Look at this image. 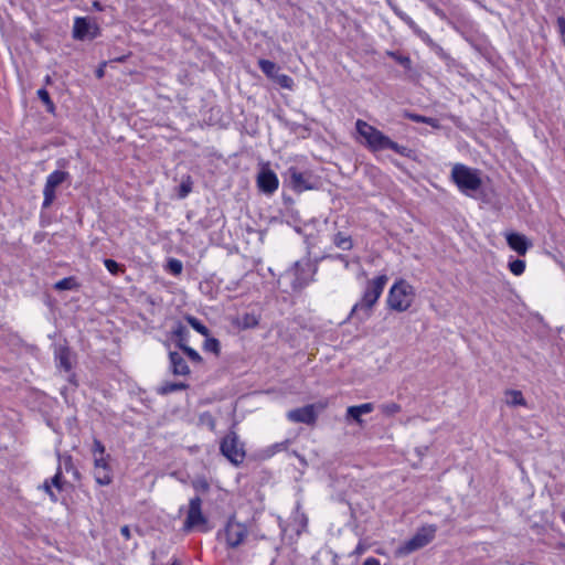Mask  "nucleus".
Returning <instances> with one entry per match:
<instances>
[{
	"label": "nucleus",
	"mask_w": 565,
	"mask_h": 565,
	"mask_svg": "<svg viewBox=\"0 0 565 565\" xmlns=\"http://www.w3.org/2000/svg\"><path fill=\"white\" fill-rule=\"evenodd\" d=\"M374 409V405L372 403H364L361 405L350 406L347 409V417L352 418L356 423L361 424V415L369 414Z\"/></svg>",
	"instance_id": "nucleus-18"
},
{
	"label": "nucleus",
	"mask_w": 565,
	"mask_h": 565,
	"mask_svg": "<svg viewBox=\"0 0 565 565\" xmlns=\"http://www.w3.org/2000/svg\"><path fill=\"white\" fill-rule=\"evenodd\" d=\"M201 420L203 423H205L212 430L215 428V419L213 418V416L211 414L204 413L201 416Z\"/></svg>",
	"instance_id": "nucleus-43"
},
{
	"label": "nucleus",
	"mask_w": 565,
	"mask_h": 565,
	"mask_svg": "<svg viewBox=\"0 0 565 565\" xmlns=\"http://www.w3.org/2000/svg\"><path fill=\"white\" fill-rule=\"evenodd\" d=\"M423 39H424L428 44H430L431 46L436 47L440 53H444V52H443V49H441L440 46H438L437 44H435V43L433 42V40L429 38V35H428L427 33H424Z\"/></svg>",
	"instance_id": "nucleus-48"
},
{
	"label": "nucleus",
	"mask_w": 565,
	"mask_h": 565,
	"mask_svg": "<svg viewBox=\"0 0 565 565\" xmlns=\"http://www.w3.org/2000/svg\"><path fill=\"white\" fill-rule=\"evenodd\" d=\"M109 455L98 456L94 458V468L109 467Z\"/></svg>",
	"instance_id": "nucleus-41"
},
{
	"label": "nucleus",
	"mask_w": 565,
	"mask_h": 565,
	"mask_svg": "<svg viewBox=\"0 0 565 565\" xmlns=\"http://www.w3.org/2000/svg\"><path fill=\"white\" fill-rule=\"evenodd\" d=\"M505 239L509 247L521 256H524L533 245L524 234L516 232L507 233Z\"/></svg>",
	"instance_id": "nucleus-15"
},
{
	"label": "nucleus",
	"mask_w": 565,
	"mask_h": 565,
	"mask_svg": "<svg viewBox=\"0 0 565 565\" xmlns=\"http://www.w3.org/2000/svg\"><path fill=\"white\" fill-rule=\"evenodd\" d=\"M279 185L277 174L270 169H262L257 175V186L265 194H273Z\"/></svg>",
	"instance_id": "nucleus-14"
},
{
	"label": "nucleus",
	"mask_w": 565,
	"mask_h": 565,
	"mask_svg": "<svg viewBox=\"0 0 565 565\" xmlns=\"http://www.w3.org/2000/svg\"><path fill=\"white\" fill-rule=\"evenodd\" d=\"M312 565H337L335 555L329 550H321L312 557Z\"/></svg>",
	"instance_id": "nucleus-22"
},
{
	"label": "nucleus",
	"mask_w": 565,
	"mask_h": 565,
	"mask_svg": "<svg viewBox=\"0 0 565 565\" xmlns=\"http://www.w3.org/2000/svg\"><path fill=\"white\" fill-rule=\"evenodd\" d=\"M286 416L291 423H301L307 425H313L318 417L315 405L312 404L290 409Z\"/></svg>",
	"instance_id": "nucleus-13"
},
{
	"label": "nucleus",
	"mask_w": 565,
	"mask_h": 565,
	"mask_svg": "<svg viewBox=\"0 0 565 565\" xmlns=\"http://www.w3.org/2000/svg\"><path fill=\"white\" fill-rule=\"evenodd\" d=\"M67 179H70V173L62 170H55L47 175L43 189V209H47L52 205L55 200L56 188Z\"/></svg>",
	"instance_id": "nucleus-9"
},
{
	"label": "nucleus",
	"mask_w": 565,
	"mask_h": 565,
	"mask_svg": "<svg viewBox=\"0 0 565 565\" xmlns=\"http://www.w3.org/2000/svg\"><path fill=\"white\" fill-rule=\"evenodd\" d=\"M273 81H275L281 88L286 89H292L295 85L292 77L281 73H278Z\"/></svg>",
	"instance_id": "nucleus-31"
},
{
	"label": "nucleus",
	"mask_w": 565,
	"mask_h": 565,
	"mask_svg": "<svg viewBox=\"0 0 565 565\" xmlns=\"http://www.w3.org/2000/svg\"><path fill=\"white\" fill-rule=\"evenodd\" d=\"M225 540L231 548L238 547L248 534L247 525L238 522L235 516H231L225 525Z\"/></svg>",
	"instance_id": "nucleus-10"
},
{
	"label": "nucleus",
	"mask_w": 565,
	"mask_h": 565,
	"mask_svg": "<svg viewBox=\"0 0 565 565\" xmlns=\"http://www.w3.org/2000/svg\"><path fill=\"white\" fill-rule=\"evenodd\" d=\"M92 455H93V458L107 455L105 446L97 438H94V440H93Z\"/></svg>",
	"instance_id": "nucleus-36"
},
{
	"label": "nucleus",
	"mask_w": 565,
	"mask_h": 565,
	"mask_svg": "<svg viewBox=\"0 0 565 565\" xmlns=\"http://www.w3.org/2000/svg\"><path fill=\"white\" fill-rule=\"evenodd\" d=\"M507 404L509 406H526V401L523 397L521 391L518 390H508L505 392Z\"/></svg>",
	"instance_id": "nucleus-24"
},
{
	"label": "nucleus",
	"mask_w": 565,
	"mask_h": 565,
	"mask_svg": "<svg viewBox=\"0 0 565 565\" xmlns=\"http://www.w3.org/2000/svg\"><path fill=\"white\" fill-rule=\"evenodd\" d=\"M183 351L184 354H186V356L193 362V363H201L202 362V358L201 355L199 354V352L196 350H194L193 348L186 345L184 347L183 349H181Z\"/></svg>",
	"instance_id": "nucleus-37"
},
{
	"label": "nucleus",
	"mask_w": 565,
	"mask_h": 565,
	"mask_svg": "<svg viewBox=\"0 0 565 565\" xmlns=\"http://www.w3.org/2000/svg\"><path fill=\"white\" fill-rule=\"evenodd\" d=\"M508 267L513 275L521 276L524 273L526 265L522 259H511Z\"/></svg>",
	"instance_id": "nucleus-32"
},
{
	"label": "nucleus",
	"mask_w": 565,
	"mask_h": 565,
	"mask_svg": "<svg viewBox=\"0 0 565 565\" xmlns=\"http://www.w3.org/2000/svg\"><path fill=\"white\" fill-rule=\"evenodd\" d=\"M191 191V185L190 184H186V183H182L180 185V198H185Z\"/></svg>",
	"instance_id": "nucleus-46"
},
{
	"label": "nucleus",
	"mask_w": 565,
	"mask_h": 565,
	"mask_svg": "<svg viewBox=\"0 0 565 565\" xmlns=\"http://www.w3.org/2000/svg\"><path fill=\"white\" fill-rule=\"evenodd\" d=\"M284 444H276V447H282Z\"/></svg>",
	"instance_id": "nucleus-60"
},
{
	"label": "nucleus",
	"mask_w": 565,
	"mask_h": 565,
	"mask_svg": "<svg viewBox=\"0 0 565 565\" xmlns=\"http://www.w3.org/2000/svg\"><path fill=\"white\" fill-rule=\"evenodd\" d=\"M188 385L185 383H175V382H167L158 388V393L161 395H167L177 391L186 390Z\"/></svg>",
	"instance_id": "nucleus-26"
},
{
	"label": "nucleus",
	"mask_w": 565,
	"mask_h": 565,
	"mask_svg": "<svg viewBox=\"0 0 565 565\" xmlns=\"http://www.w3.org/2000/svg\"><path fill=\"white\" fill-rule=\"evenodd\" d=\"M192 486L196 491H201V492H207L210 489V484L206 481V479H204V478H199V479L194 480L192 482Z\"/></svg>",
	"instance_id": "nucleus-39"
},
{
	"label": "nucleus",
	"mask_w": 565,
	"mask_h": 565,
	"mask_svg": "<svg viewBox=\"0 0 565 565\" xmlns=\"http://www.w3.org/2000/svg\"><path fill=\"white\" fill-rule=\"evenodd\" d=\"M220 451L234 466L243 463L246 457L244 444L235 431H230L222 438Z\"/></svg>",
	"instance_id": "nucleus-6"
},
{
	"label": "nucleus",
	"mask_w": 565,
	"mask_h": 565,
	"mask_svg": "<svg viewBox=\"0 0 565 565\" xmlns=\"http://www.w3.org/2000/svg\"><path fill=\"white\" fill-rule=\"evenodd\" d=\"M451 178L458 189L463 193L479 190L482 183L476 170H472L461 163L454 166L451 170Z\"/></svg>",
	"instance_id": "nucleus-5"
},
{
	"label": "nucleus",
	"mask_w": 565,
	"mask_h": 565,
	"mask_svg": "<svg viewBox=\"0 0 565 565\" xmlns=\"http://www.w3.org/2000/svg\"><path fill=\"white\" fill-rule=\"evenodd\" d=\"M388 278L386 275H380L367 281L363 296L356 302L351 311L350 318H358L361 322L371 317L372 309L380 299Z\"/></svg>",
	"instance_id": "nucleus-2"
},
{
	"label": "nucleus",
	"mask_w": 565,
	"mask_h": 565,
	"mask_svg": "<svg viewBox=\"0 0 565 565\" xmlns=\"http://www.w3.org/2000/svg\"><path fill=\"white\" fill-rule=\"evenodd\" d=\"M408 118L415 122H423V124H428V125H434V121H435V119H433V118L425 117V116L417 115V114H411V115H408Z\"/></svg>",
	"instance_id": "nucleus-42"
},
{
	"label": "nucleus",
	"mask_w": 565,
	"mask_h": 565,
	"mask_svg": "<svg viewBox=\"0 0 565 565\" xmlns=\"http://www.w3.org/2000/svg\"><path fill=\"white\" fill-rule=\"evenodd\" d=\"M414 298V287L405 279H398L390 288L386 303L392 310L404 312L411 308Z\"/></svg>",
	"instance_id": "nucleus-3"
},
{
	"label": "nucleus",
	"mask_w": 565,
	"mask_h": 565,
	"mask_svg": "<svg viewBox=\"0 0 565 565\" xmlns=\"http://www.w3.org/2000/svg\"><path fill=\"white\" fill-rule=\"evenodd\" d=\"M100 34V28L95 21L89 18L76 17L73 24V39L84 41L86 39L93 40Z\"/></svg>",
	"instance_id": "nucleus-11"
},
{
	"label": "nucleus",
	"mask_w": 565,
	"mask_h": 565,
	"mask_svg": "<svg viewBox=\"0 0 565 565\" xmlns=\"http://www.w3.org/2000/svg\"><path fill=\"white\" fill-rule=\"evenodd\" d=\"M258 66L259 68L262 70V72L269 78L274 79L277 74L279 73V67L271 61L269 60H259L258 61Z\"/></svg>",
	"instance_id": "nucleus-25"
},
{
	"label": "nucleus",
	"mask_w": 565,
	"mask_h": 565,
	"mask_svg": "<svg viewBox=\"0 0 565 565\" xmlns=\"http://www.w3.org/2000/svg\"><path fill=\"white\" fill-rule=\"evenodd\" d=\"M52 488H53V486L49 482V479H46V480L43 482V484H42V486H40V489L44 490V491L49 494V497H50L51 501L56 502V501H57V495H56V493L53 491V489H52Z\"/></svg>",
	"instance_id": "nucleus-40"
},
{
	"label": "nucleus",
	"mask_w": 565,
	"mask_h": 565,
	"mask_svg": "<svg viewBox=\"0 0 565 565\" xmlns=\"http://www.w3.org/2000/svg\"><path fill=\"white\" fill-rule=\"evenodd\" d=\"M435 533V526H424L419 529L408 541H406L398 548V554L408 555L417 550L423 548L434 540Z\"/></svg>",
	"instance_id": "nucleus-8"
},
{
	"label": "nucleus",
	"mask_w": 565,
	"mask_h": 565,
	"mask_svg": "<svg viewBox=\"0 0 565 565\" xmlns=\"http://www.w3.org/2000/svg\"><path fill=\"white\" fill-rule=\"evenodd\" d=\"M96 76L98 78H102L104 76V68L103 67H99L97 71H96Z\"/></svg>",
	"instance_id": "nucleus-55"
},
{
	"label": "nucleus",
	"mask_w": 565,
	"mask_h": 565,
	"mask_svg": "<svg viewBox=\"0 0 565 565\" xmlns=\"http://www.w3.org/2000/svg\"><path fill=\"white\" fill-rule=\"evenodd\" d=\"M55 361L58 367L63 369L66 372H70L72 369L70 349L66 347H60L55 351Z\"/></svg>",
	"instance_id": "nucleus-19"
},
{
	"label": "nucleus",
	"mask_w": 565,
	"mask_h": 565,
	"mask_svg": "<svg viewBox=\"0 0 565 565\" xmlns=\"http://www.w3.org/2000/svg\"><path fill=\"white\" fill-rule=\"evenodd\" d=\"M355 129L358 134L363 138L362 143L372 152L390 149L405 157H407L411 152L407 147L393 141L388 136L384 135L376 127L362 119H358L355 121Z\"/></svg>",
	"instance_id": "nucleus-1"
},
{
	"label": "nucleus",
	"mask_w": 565,
	"mask_h": 565,
	"mask_svg": "<svg viewBox=\"0 0 565 565\" xmlns=\"http://www.w3.org/2000/svg\"><path fill=\"white\" fill-rule=\"evenodd\" d=\"M171 565H180L179 562L174 561Z\"/></svg>",
	"instance_id": "nucleus-59"
},
{
	"label": "nucleus",
	"mask_w": 565,
	"mask_h": 565,
	"mask_svg": "<svg viewBox=\"0 0 565 565\" xmlns=\"http://www.w3.org/2000/svg\"><path fill=\"white\" fill-rule=\"evenodd\" d=\"M120 533L121 535L126 539V540H129L130 539V529L128 525H124L121 526L120 529Z\"/></svg>",
	"instance_id": "nucleus-52"
},
{
	"label": "nucleus",
	"mask_w": 565,
	"mask_h": 565,
	"mask_svg": "<svg viewBox=\"0 0 565 565\" xmlns=\"http://www.w3.org/2000/svg\"><path fill=\"white\" fill-rule=\"evenodd\" d=\"M171 335L180 350L188 345L190 331L183 323L177 322L171 331Z\"/></svg>",
	"instance_id": "nucleus-17"
},
{
	"label": "nucleus",
	"mask_w": 565,
	"mask_h": 565,
	"mask_svg": "<svg viewBox=\"0 0 565 565\" xmlns=\"http://www.w3.org/2000/svg\"><path fill=\"white\" fill-rule=\"evenodd\" d=\"M392 10L396 15H399L403 10H401L398 7H392Z\"/></svg>",
	"instance_id": "nucleus-57"
},
{
	"label": "nucleus",
	"mask_w": 565,
	"mask_h": 565,
	"mask_svg": "<svg viewBox=\"0 0 565 565\" xmlns=\"http://www.w3.org/2000/svg\"><path fill=\"white\" fill-rule=\"evenodd\" d=\"M362 565H381V562L375 557H367L364 559Z\"/></svg>",
	"instance_id": "nucleus-50"
},
{
	"label": "nucleus",
	"mask_w": 565,
	"mask_h": 565,
	"mask_svg": "<svg viewBox=\"0 0 565 565\" xmlns=\"http://www.w3.org/2000/svg\"><path fill=\"white\" fill-rule=\"evenodd\" d=\"M401 405L394 402L381 405V411L386 416H392L401 412Z\"/></svg>",
	"instance_id": "nucleus-34"
},
{
	"label": "nucleus",
	"mask_w": 565,
	"mask_h": 565,
	"mask_svg": "<svg viewBox=\"0 0 565 565\" xmlns=\"http://www.w3.org/2000/svg\"><path fill=\"white\" fill-rule=\"evenodd\" d=\"M423 39H424L428 44H430L431 46L436 47L440 53H444V52H443V49H441L440 46H438L437 44H435V43L433 42V40L429 38V35H428L427 33H424Z\"/></svg>",
	"instance_id": "nucleus-49"
},
{
	"label": "nucleus",
	"mask_w": 565,
	"mask_h": 565,
	"mask_svg": "<svg viewBox=\"0 0 565 565\" xmlns=\"http://www.w3.org/2000/svg\"><path fill=\"white\" fill-rule=\"evenodd\" d=\"M437 17H439L440 19H445L446 18V14L445 12L438 7L436 6L433 1H429L428 2V6H427Z\"/></svg>",
	"instance_id": "nucleus-44"
},
{
	"label": "nucleus",
	"mask_w": 565,
	"mask_h": 565,
	"mask_svg": "<svg viewBox=\"0 0 565 565\" xmlns=\"http://www.w3.org/2000/svg\"><path fill=\"white\" fill-rule=\"evenodd\" d=\"M76 279L74 277H65L55 282L54 288L56 290H72L77 287Z\"/></svg>",
	"instance_id": "nucleus-30"
},
{
	"label": "nucleus",
	"mask_w": 565,
	"mask_h": 565,
	"mask_svg": "<svg viewBox=\"0 0 565 565\" xmlns=\"http://www.w3.org/2000/svg\"><path fill=\"white\" fill-rule=\"evenodd\" d=\"M104 265L111 275H119L125 271L122 265L110 258L104 259Z\"/></svg>",
	"instance_id": "nucleus-33"
},
{
	"label": "nucleus",
	"mask_w": 565,
	"mask_h": 565,
	"mask_svg": "<svg viewBox=\"0 0 565 565\" xmlns=\"http://www.w3.org/2000/svg\"><path fill=\"white\" fill-rule=\"evenodd\" d=\"M167 269L172 275L178 276L182 273L183 265H182L181 260H179L177 258H171V259H169V262L167 264Z\"/></svg>",
	"instance_id": "nucleus-35"
},
{
	"label": "nucleus",
	"mask_w": 565,
	"mask_h": 565,
	"mask_svg": "<svg viewBox=\"0 0 565 565\" xmlns=\"http://www.w3.org/2000/svg\"><path fill=\"white\" fill-rule=\"evenodd\" d=\"M286 175L289 179L291 189L296 192H303L317 188L310 172H301L296 167L288 168Z\"/></svg>",
	"instance_id": "nucleus-12"
},
{
	"label": "nucleus",
	"mask_w": 565,
	"mask_h": 565,
	"mask_svg": "<svg viewBox=\"0 0 565 565\" xmlns=\"http://www.w3.org/2000/svg\"><path fill=\"white\" fill-rule=\"evenodd\" d=\"M258 323H259V316L254 312H245L242 316H239L235 321V324L239 329H244V330L253 329V328L257 327Z\"/></svg>",
	"instance_id": "nucleus-20"
},
{
	"label": "nucleus",
	"mask_w": 565,
	"mask_h": 565,
	"mask_svg": "<svg viewBox=\"0 0 565 565\" xmlns=\"http://www.w3.org/2000/svg\"><path fill=\"white\" fill-rule=\"evenodd\" d=\"M396 61L403 66H409L411 60L407 56H396Z\"/></svg>",
	"instance_id": "nucleus-51"
},
{
	"label": "nucleus",
	"mask_w": 565,
	"mask_h": 565,
	"mask_svg": "<svg viewBox=\"0 0 565 565\" xmlns=\"http://www.w3.org/2000/svg\"><path fill=\"white\" fill-rule=\"evenodd\" d=\"M557 25H558V29H559V33L561 35L563 36V40L565 39V18L564 17H558L557 18Z\"/></svg>",
	"instance_id": "nucleus-45"
},
{
	"label": "nucleus",
	"mask_w": 565,
	"mask_h": 565,
	"mask_svg": "<svg viewBox=\"0 0 565 565\" xmlns=\"http://www.w3.org/2000/svg\"><path fill=\"white\" fill-rule=\"evenodd\" d=\"M94 479L99 486H108L113 482L111 467L94 468Z\"/></svg>",
	"instance_id": "nucleus-21"
},
{
	"label": "nucleus",
	"mask_w": 565,
	"mask_h": 565,
	"mask_svg": "<svg viewBox=\"0 0 565 565\" xmlns=\"http://www.w3.org/2000/svg\"><path fill=\"white\" fill-rule=\"evenodd\" d=\"M317 267L309 258H303L294 263L287 269L284 277L289 279L292 290H300L313 280Z\"/></svg>",
	"instance_id": "nucleus-4"
},
{
	"label": "nucleus",
	"mask_w": 565,
	"mask_h": 565,
	"mask_svg": "<svg viewBox=\"0 0 565 565\" xmlns=\"http://www.w3.org/2000/svg\"><path fill=\"white\" fill-rule=\"evenodd\" d=\"M387 1V4L392 8V7H397L395 3H393L392 0H386Z\"/></svg>",
	"instance_id": "nucleus-58"
},
{
	"label": "nucleus",
	"mask_w": 565,
	"mask_h": 565,
	"mask_svg": "<svg viewBox=\"0 0 565 565\" xmlns=\"http://www.w3.org/2000/svg\"><path fill=\"white\" fill-rule=\"evenodd\" d=\"M185 320L200 334H202L204 337H207L210 334L207 327L205 324H203L198 318L189 315L185 317Z\"/></svg>",
	"instance_id": "nucleus-27"
},
{
	"label": "nucleus",
	"mask_w": 565,
	"mask_h": 565,
	"mask_svg": "<svg viewBox=\"0 0 565 565\" xmlns=\"http://www.w3.org/2000/svg\"><path fill=\"white\" fill-rule=\"evenodd\" d=\"M170 367L174 375H188L190 374V367L185 360L179 352L169 353Z\"/></svg>",
	"instance_id": "nucleus-16"
},
{
	"label": "nucleus",
	"mask_w": 565,
	"mask_h": 565,
	"mask_svg": "<svg viewBox=\"0 0 565 565\" xmlns=\"http://www.w3.org/2000/svg\"><path fill=\"white\" fill-rule=\"evenodd\" d=\"M397 17L404 22V20L408 17V14L406 12L402 11L401 14Z\"/></svg>",
	"instance_id": "nucleus-56"
},
{
	"label": "nucleus",
	"mask_w": 565,
	"mask_h": 565,
	"mask_svg": "<svg viewBox=\"0 0 565 565\" xmlns=\"http://www.w3.org/2000/svg\"><path fill=\"white\" fill-rule=\"evenodd\" d=\"M39 99L46 106V110L51 114L55 111V105L50 97L49 92L45 88H40L36 92Z\"/></svg>",
	"instance_id": "nucleus-29"
},
{
	"label": "nucleus",
	"mask_w": 565,
	"mask_h": 565,
	"mask_svg": "<svg viewBox=\"0 0 565 565\" xmlns=\"http://www.w3.org/2000/svg\"><path fill=\"white\" fill-rule=\"evenodd\" d=\"M206 524L207 519L202 512V500L199 495H195L189 501L186 518L182 529L184 532H190L195 527L202 526V531L207 532L209 527Z\"/></svg>",
	"instance_id": "nucleus-7"
},
{
	"label": "nucleus",
	"mask_w": 565,
	"mask_h": 565,
	"mask_svg": "<svg viewBox=\"0 0 565 565\" xmlns=\"http://www.w3.org/2000/svg\"><path fill=\"white\" fill-rule=\"evenodd\" d=\"M404 22L413 30L420 32L417 24L409 15L404 20Z\"/></svg>",
	"instance_id": "nucleus-47"
},
{
	"label": "nucleus",
	"mask_w": 565,
	"mask_h": 565,
	"mask_svg": "<svg viewBox=\"0 0 565 565\" xmlns=\"http://www.w3.org/2000/svg\"><path fill=\"white\" fill-rule=\"evenodd\" d=\"M62 478H63L62 470H61V467H58L56 473L51 479H49V482L54 488H56L57 490L61 491L63 489Z\"/></svg>",
	"instance_id": "nucleus-38"
},
{
	"label": "nucleus",
	"mask_w": 565,
	"mask_h": 565,
	"mask_svg": "<svg viewBox=\"0 0 565 565\" xmlns=\"http://www.w3.org/2000/svg\"><path fill=\"white\" fill-rule=\"evenodd\" d=\"M332 243L342 250H351L353 248L352 237L343 232L335 233L332 237Z\"/></svg>",
	"instance_id": "nucleus-23"
},
{
	"label": "nucleus",
	"mask_w": 565,
	"mask_h": 565,
	"mask_svg": "<svg viewBox=\"0 0 565 565\" xmlns=\"http://www.w3.org/2000/svg\"><path fill=\"white\" fill-rule=\"evenodd\" d=\"M332 259H338V260H341V262H344L345 263V267L349 266V263H348V259H347V256L342 255V254H337L335 256H330Z\"/></svg>",
	"instance_id": "nucleus-53"
},
{
	"label": "nucleus",
	"mask_w": 565,
	"mask_h": 565,
	"mask_svg": "<svg viewBox=\"0 0 565 565\" xmlns=\"http://www.w3.org/2000/svg\"><path fill=\"white\" fill-rule=\"evenodd\" d=\"M92 6H93V9L96 10V11H103L104 10V7H103V4L99 1H94Z\"/></svg>",
	"instance_id": "nucleus-54"
},
{
	"label": "nucleus",
	"mask_w": 565,
	"mask_h": 565,
	"mask_svg": "<svg viewBox=\"0 0 565 565\" xmlns=\"http://www.w3.org/2000/svg\"><path fill=\"white\" fill-rule=\"evenodd\" d=\"M203 350L206 352H212L215 355H218L220 351H221L220 341L216 338L210 337V334H209L207 337H205V341L203 343Z\"/></svg>",
	"instance_id": "nucleus-28"
}]
</instances>
